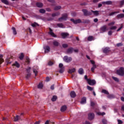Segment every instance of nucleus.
I'll return each mask as SVG.
<instances>
[{"label":"nucleus","instance_id":"obj_1","mask_svg":"<svg viewBox=\"0 0 124 124\" xmlns=\"http://www.w3.org/2000/svg\"><path fill=\"white\" fill-rule=\"evenodd\" d=\"M116 74L120 76H124V68L120 67L119 70L116 71Z\"/></svg>","mask_w":124,"mask_h":124},{"label":"nucleus","instance_id":"obj_2","mask_svg":"<svg viewBox=\"0 0 124 124\" xmlns=\"http://www.w3.org/2000/svg\"><path fill=\"white\" fill-rule=\"evenodd\" d=\"M67 14H63L62 15V17H60L58 20L60 22L62 21H66L67 19Z\"/></svg>","mask_w":124,"mask_h":124},{"label":"nucleus","instance_id":"obj_3","mask_svg":"<svg viewBox=\"0 0 124 124\" xmlns=\"http://www.w3.org/2000/svg\"><path fill=\"white\" fill-rule=\"evenodd\" d=\"M87 82L90 86H94L96 84V81L94 79H87Z\"/></svg>","mask_w":124,"mask_h":124},{"label":"nucleus","instance_id":"obj_4","mask_svg":"<svg viewBox=\"0 0 124 124\" xmlns=\"http://www.w3.org/2000/svg\"><path fill=\"white\" fill-rule=\"evenodd\" d=\"M70 21H71V22H72L75 25L77 24H79L80 23H82V20H81V19H74L73 18H71L70 19Z\"/></svg>","mask_w":124,"mask_h":124},{"label":"nucleus","instance_id":"obj_5","mask_svg":"<svg viewBox=\"0 0 124 124\" xmlns=\"http://www.w3.org/2000/svg\"><path fill=\"white\" fill-rule=\"evenodd\" d=\"M64 62H70L72 61V58L71 57H68V56H65L63 58Z\"/></svg>","mask_w":124,"mask_h":124},{"label":"nucleus","instance_id":"obj_6","mask_svg":"<svg viewBox=\"0 0 124 124\" xmlns=\"http://www.w3.org/2000/svg\"><path fill=\"white\" fill-rule=\"evenodd\" d=\"M38 67L37 66H34L33 67V72L35 74V76L37 75V73H38Z\"/></svg>","mask_w":124,"mask_h":124},{"label":"nucleus","instance_id":"obj_7","mask_svg":"<svg viewBox=\"0 0 124 124\" xmlns=\"http://www.w3.org/2000/svg\"><path fill=\"white\" fill-rule=\"evenodd\" d=\"M94 118V114L93 113H90L88 114V119L90 121H92V120H93Z\"/></svg>","mask_w":124,"mask_h":124},{"label":"nucleus","instance_id":"obj_8","mask_svg":"<svg viewBox=\"0 0 124 124\" xmlns=\"http://www.w3.org/2000/svg\"><path fill=\"white\" fill-rule=\"evenodd\" d=\"M49 32H48L49 34L52 36V37H57V35L55 34L53 32V30L51 28H49Z\"/></svg>","mask_w":124,"mask_h":124},{"label":"nucleus","instance_id":"obj_9","mask_svg":"<svg viewBox=\"0 0 124 124\" xmlns=\"http://www.w3.org/2000/svg\"><path fill=\"white\" fill-rule=\"evenodd\" d=\"M101 31H102V32H105V31H107L108 30H107V26L106 25L103 26L100 28Z\"/></svg>","mask_w":124,"mask_h":124},{"label":"nucleus","instance_id":"obj_10","mask_svg":"<svg viewBox=\"0 0 124 124\" xmlns=\"http://www.w3.org/2000/svg\"><path fill=\"white\" fill-rule=\"evenodd\" d=\"M111 50H110V48L108 47H105L103 49V53L105 54H108V53H110Z\"/></svg>","mask_w":124,"mask_h":124},{"label":"nucleus","instance_id":"obj_11","mask_svg":"<svg viewBox=\"0 0 124 124\" xmlns=\"http://www.w3.org/2000/svg\"><path fill=\"white\" fill-rule=\"evenodd\" d=\"M61 36L62 38H66L67 36H69V34L68 33H62Z\"/></svg>","mask_w":124,"mask_h":124},{"label":"nucleus","instance_id":"obj_12","mask_svg":"<svg viewBox=\"0 0 124 124\" xmlns=\"http://www.w3.org/2000/svg\"><path fill=\"white\" fill-rule=\"evenodd\" d=\"M91 12L93 13V15L94 16H98V15H99V11H93V10H91Z\"/></svg>","mask_w":124,"mask_h":124},{"label":"nucleus","instance_id":"obj_13","mask_svg":"<svg viewBox=\"0 0 124 124\" xmlns=\"http://www.w3.org/2000/svg\"><path fill=\"white\" fill-rule=\"evenodd\" d=\"M70 96H71V97H72L73 98H74V97H76V93H75V92H74V91L71 92Z\"/></svg>","mask_w":124,"mask_h":124},{"label":"nucleus","instance_id":"obj_14","mask_svg":"<svg viewBox=\"0 0 124 124\" xmlns=\"http://www.w3.org/2000/svg\"><path fill=\"white\" fill-rule=\"evenodd\" d=\"M117 18L118 19H122V18H124V14H120L117 16Z\"/></svg>","mask_w":124,"mask_h":124},{"label":"nucleus","instance_id":"obj_15","mask_svg":"<svg viewBox=\"0 0 124 124\" xmlns=\"http://www.w3.org/2000/svg\"><path fill=\"white\" fill-rule=\"evenodd\" d=\"M50 52V47L49 46H46L45 48V52L49 53Z\"/></svg>","mask_w":124,"mask_h":124},{"label":"nucleus","instance_id":"obj_16","mask_svg":"<svg viewBox=\"0 0 124 124\" xmlns=\"http://www.w3.org/2000/svg\"><path fill=\"white\" fill-rule=\"evenodd\" d=\"M53 44L54 45V46H55L56 47H58V46H59V45H60V43H59V42H58V41H54L53 42Z\"/></svg>","mask_w":124,"mask_h":124},{"label":"nucleus","instance_id":"obj_17","mask_svg":"<svg viewBox=\"0 0 124 124\" xmlns=\"http://www.w3.org/2000/svg\"><path fill=\"white\" fill-rule=\"evenodd\" d=\"M67 109V107H66V106H63L61 107V112H64Z\"/></svg>","mask_w":124,"mask_h":124},{"label":"nucleus","instance_id":"obj_18","mask_svg":"<svg viewBox=\"0 0 124 124\" xmlns=\"http://www.w3.org/2000/svg\"><path fill=\"white\" fill-rule=\"evenodd\" d=\"M87 101V98L85 97L82 98L81 101L80 102L81 104H84Z\"/></svg>","mask_w":124,"mask_h":124},{"label":"nucleus","instance_id":"obj_19","mask_svg":"<svg viewBox=\"0 0 124 124\" xmlns=\"http://www.w3.org/2000/svg\"><path fill=\"white\" fill-rule=\"evenodd\" d=\"M20 119L21 118L19 115H16V117H14V122H18Z\"/></svg>","mask_w":124,"mask_h":124},{"label":"nucleus","instance_id":"obj_20","mask_svg":"<svg viewBox=\"0 0 124 124\" xmlns=\"http://www.w3.org/2000/svg\"><path fill=\"white\" fill-rule=\"evenodd\" d=\"M73 52V48H70L67 50V54H71Z\"/></svg>","mask_w":124,"mask_h":124},{"label":"nucleus","instance_id":"obj_21","mask_svg":"<svg viewBox=\"0 0 124 124\" xmlns=\"http://www.w3.org/2000/svg\"><path fill=\"white\" fill-rule=\"evenodd\" d=\"M61 15V13L57 12L52 14V17H56L57 16H60Z\"/></svg>","mask_w":124,"mask_h":124},{"label":"nucleus","instance_id":"obj_22","mask_svg":"<svg viewBox=\"0 0 124 124\" xmlns=\"http://www.w3.org/2000/svg\"><path fill=\"white\" fill-rule=\"evenodd\" d=\"M60 9H62V6H56L54 7V10H55V11H58V10H60Z\"/></svg>","mask_w":124,"mask_h":124},{"label":"nucleus","instance_id":"obj_23","mask_svg":"<svg viewBox=\"0 0 124 124\" xmlns=\"http://www.w3.org/2000/svg\"><path fill=\"white\" fill-rule=\"evenodd\" d=\"M36 6H37V7H40L41 8L43 6V3H41V2H37L36 3Z\"/></svg>","mask_w":124,"mask_h":124},{"label":"nucleus","instance_id":"obj_24","mask_svg":"<svg viewBox=\"0 0 124 124\" xmlns=\"http://www.w3.org/2000/svg\"><path fill=\"white\" fill-rule=\"evenodd\" d=\"M1 2L4 3V4H6V5H8L9 4V2L7 0H1Z\"/></svg>","mask_w":124,"mask_h":124},{"label":"nucleus","instance_id":"obj_25","mask_svg":"<svg viewBox=\"0 0 124 124\" xmlns=\"http://www.w3.org/2000/svg\"><path fill=\"white\" fill-rule=\"evenodd\" d=\"M82 11L83 12L84 16H88V10L86 9H82Z\"/></svg>","mask_w":124,"mask_h":124},{"label":"nucleus","instance_id":"obj_26","mask_svg":"<svg viewBox=\"0 0 124 124\" xmlns=\"http://www.w3.org/2000/svg\"><path fill=\"white\" fill-rule=\"evenodd\" d=\"M93 36H89L87 38L88 41H93Z\"/></svg>","mask_w":124,"mask_h":124},{"label":"nucleus","instance_id":"obj_27","mask_svg":"<svg viewBox=\"0 0 124 124\" xmlns=\"http://www.w3.org/2000/svg\"><path fill=\"white\" fill-rule=\"evenodd\" d=\"M12 30H13V34L15 35H16V34H17V31H16V29L15 27H12Z\"/></svg>","mask_w":124,"mask_h":124},{"label":"nucleus","instance_id":"obj_28","mask_svg":"<svg viewBox=\"0 0 124 124\" xmlns=\"http://www.w3.org/2000/svg\"><path fill=\"white\" fill-rule=\"evenodd\" d=\"M3 57V56L2 55L0 54V64H1V63L4 62V60L2 59Z\"/></svg>","mask_w":124,"mask_h":124},{"label":"nucleus","instance_id":"obj_29","mask_svg":"<svg viewBox=\"0 0 124 124\" xmlns=\"http://www.w3.org/2000/svg\"><path fill=\"white\" fill-rule=\"evenodd\" d=\"M31 26H32V27L34 28L35 27H39V24H38L36 22H34L33 23L31 24Z\"/></svg>","mask_w":124,"mask_h":124},{"label":"nucleus","instance_id":"obj_30","mask_svg":"<svg viewBox=\"0 0 124 124\" xmlns=\"http://www.w3.org/2000/svg\"><path fill=\"white\" fill-rule=\"evenodd\" d=\"M76 70L75 69V68H74L72 69H69V71H68V73H70V74L73 73L76 71Z\"/></svg>","mask_w":124,"mask_h":124},{"label":"nucleus","instance_id":"obj_31","mask_svg":"<svg viewBox=\"0 0 124 124\" xmlns=\"http://www.w3.org/2000/svg\"><path fill=\"white\" fill-rule=\"evenodd\" d=\"M24 57H25V56L24 55V53H21L19 56V59L22 60H23V59H24Z\"/></svg>","mask_w":124,"mask_h":124},{"label":"nucleus","instance_id":"obj_32","mask_svg":"<svg viewBox=\"0 0 124 124\" xmlns=\"http://www.w3.org/2000/svg\"><path fill=\"white\" fill-rule=\"evenodd\" d=\"M13 65L16 66V67L17 68L20 67V64L17 62H16L15 63L13 64Z\"/></svg>","mask_w":124,"mask_h":124},{"label":"nucleus","instance_id":"obj_33","mask_svg":"<svg viewBox=\"0 0 124 124\" xmlns=\"http://www.w3.org/2000/svg\"><path fill=\"white\" fill-rule=\"evenodd\" d=\"M117 13H119V12H113L110 13L108 15V16H113V15H115V14H116Z\"/></svg>","mask_w":124,"mask_h":124},{"label":"nucleus","instance_id":"obj_34","mask_svg":"<svg viewBox=\"0 0 124 124\" xmlns=\"http://www.w3.org/2000/svg\"><path fill=\"white\" fill-rule=\"evenodd\" d=\"M87 88L89 91H93V87H92L90 86H87Z\"/></svg>","mask_w":124,"mask_h":124},{"label":"nucleus","instance_id":"obj_35","mask_svg":"<svg viewBox=\"0 0 124 124\" xmlns=\"http://www.w3.org/2000/svg\"><path fill=\"white\" fill-rule=\"evenodd\" d=\"M102 93H105V94H109V92H108V91L104 89L102 90Z\"/></svg>","mask_w":124,"mask_h":124},{"label":"nucleus","instance_id":"obj_36","mask_svg":"<svg viewBox=\"0 0 124 124\" xmlns=\"http://www.w3.org/2000/svg\"><path fill=\"white\" fill-rule=\"evenodd\" d=\"M55 62L52 61H49L48 62V65H53L54 64Z\"/></svg>","mask_w":124,"mask_h":124},{"label":"nucleus","instance_id":"obj_37","mask_svg":"<svg viewBox=\"0 0 124 124\" xmlns=\"http://www.w3.org/2000/svg\"><path fill=\"white\" fill-rule=\"evenodd\" d=\"M40 13L44 14L45 12H46V11L44 9H41L39 10Z\"/></svg>","mask_w":124,"mask_h":124},{"label":"nucleus","instance_id":"obj_38","mask_svg":"<svg viewBox=\"0 0 124 124\" xmlns=\"http://www.w3.org/2000/svg\"><path fill=\"white\" fill-rule=\"evenodd\" d=\"M57 98H58V97H57V96L54 95L51 98V100L52 101H56V100H57Z\"/></svg>","mask_w":124,"mask_h":124},{"label":"nucleus","instance_id":"obj_39","mask_svg":"<svg viewBox=\"0 0 124 124\" xmlns=\"http://www.w3.org/2000/svg\"><path fill=\"white\" fill-rule=\"evenodd\" d=\"M83 71H84V70H83L82 68H80V69L78 70V73H79V74H83Z\"/></svg>","mask_w":124,"mask_h":124},{"label":"nucleus","instance_id":"obj_40","mask_svg":"<svg viewBox=\"0 0 124 124\" xmlns=\"http://www.w3.org/2000/svg\"><path fill=\"white\" fill-rule=\"evenodd\" d=\"M31 67H28L27 69H26V71L27 73H31L30 72H31Z\"/></svg>","mask_w":124,"mask_h":124},{"label":"nucleus","instance_id":"obj_41","mask_svg":"<svg viewBox=\"0 0 124 124\" xmlns=\"http://www.w3.org/2000/svg\"><path fill=\"white\" fill-rule=\"evenodd\" d=\"M64 72V68H60V69L59 70L60 73H63Z\"/></svg>","mask_w":124,"mask_h":124},{"label":"nucleus","instance_id":"obj_42","mask_svg":"<svg viewBox=\"0 0 124 124\" xmlns=\"http://www.w3.org/2000/svg\"><path fill=\"white\" fill-rule=\"evenodd\" d=\"M31 74L28 73L25 76L26 79H29L31 77Z\"/></svg>","mask_w":124,"mask_h":124},{"label":"nucleus","instance_id":"obj_43","mask_svg":"<svg viewBox=\"0 0 124 124\" xmlns=\"http://www.w3.org/2000/svg\"><path fill=\"white\" fill-rule=\"evenodd\" d=\"M43 88V84L42 83H39L38 85V89H42Z\"/></svg>","mask_w":124,"mask_h":124},{"label":"nucleus","instance_id":"obj_44","mask_svg":"<svg viewBox=\"0 0 124 124\" xmlns=\"http://www.w3.org/2000/svg\"><path fill=\"white\" fill-rule=\"evenodd\" d=\"M113 3L112 1H107V5H111Z\"/></svg>","mask_w":124,"mask_h":124},{"label":"nucleus","instance_id":"obj_45","mask_svg":"<svg viewBox=\"0 0 124 124\" xmlns=\"http://www.w3.org/2000/svg\"><path fill=\"white\" fill-rule=\"evenodd\" d=\"M57 26L59 28H63V24L62 23H59L57 24Z\"/></svg>","mask_w":124,"mask_h":124},{"label":"nucleus","instance_id":"obj_46","mask_svg":"<svg viewBox=\"0 0 124 124\" xmlns=\"http://www.w3.org/2000/svg\"><path fill=\"white\" fill-rule=\"evenodd\" d=\"M91 105L92 107H93V106H95V105H96V103H94V102L91 101Z\"/></svg>","mask_w":124,"mask_h":124},{"label":"nucleus","instance_id":"obj_47","mask_svg":"<svg viewBox=\"0 0 124 124\" xmlns=\"http://www.w3.org/2000/svg\"><path fill=\"white\" fill-rule=\"evenodd\" d=\"M97 114L99 116H104L105 112H98Z\"/></svg>","mask_w":124,"mask_h":124},{"label":"nucleus","instance_id":"obj_48","mask_svg":"<svg viewBox=\"0 0 124 124\" xmlns=\"http://www.w3.org/2000/svg\"><path fill=\"white\" fill-rule=\"evenodd\" d=\"M112 79L113 80H114V81H116V82H119V78H118L112 77Z\"/></svg>","mask_w":124,"mask_h":124},{"label":"nucleus","instance_id":"obj_49","mask_svg":"<svg viewBox=\"0 0 124 124\" xmlns=\"http://www.w3.org/2000/svg\"><path fill=\"white\" fill-rule=\"evenodd\" d=\"M108 98H114V97H115V96H114V95L113 94H111V95H108Z\"/></svg>","mask_w":124,"mask_h":124},{"label":"nucleus","instance_id":"obj_50","mask_svg":"<svg viewBox=\"0 0 124 124\" xmlns=\"http://www.w3.org/2000/svg\"><path fill=\"white\" fill-rule=\"evenodd\" d=\"M59 68H64V67H63V64L62 63L59 64Z\"/></svg>","mask_w":124,"mask_h":124},{"label":"nucleus","instance_id":"obj_51","mask_svg":"<svg viewBox=\"0 0 124 124\" xmlns=\"http://www.w3.org/2000/svg\"><path fill=\"white\" fill-rule=\"evenodd\" d=\"M121 26L117 30V31H121V30L123 29V27H124V26L123 25V24H122Z\"/></svg>","mask_w":124,"mask_h":124},{"label":"nucleus","instance_id":"obj_52","mask_svg":"<svg viewBox=\"0 0 124 124\" xmlns=\"http://www.w3.org/2000/svg\"><path fill=\"white\" fill-rule=\"evenodd\" d=\"M84 23H85L86 24H90V20L86 19L85 20H84Z\"/></svg>","mask_w":124,"mask_h":124},{"label":"nucleus","instance_id":"obj_53","mask_svg":"<svg viewBox=\"0 0 124 124\" xmlns=\"http://www.w3.org/2000/svg\"><path fill=\"white\" fill-rule=\"evenodd\" d=\"M102 123L103 124H107V120L104 119L102 120Z\"/></svg>","mask_w":124,"mask_h":124},{"label":"nucleus","instance_id":"obj_54","mask_svg":"<svg viewBox=\"0 0 124 124\" xmlns=\"http://www.w3.org/2000/svg\"><path fill=\"white\" fill-rule=\"evenodd\" d=\"M116 26H112L111 27H110V30H116Z\"/></svg>","mask_w":124,"mask_h":124},{"label":"nucleus","instance_id":"obj_55","mask_svg":"<svg viewBox=\"0 0 124 124\" xmlns=\"http://www.w3.org/2000/svg\"><path fill=\"white\" fill-rule=\"evenodd\" d=\"M68 46L66 44H64L62 45V47L63 48H67V47H68Z\"/></svg>","mask_w":124,"mask_h":124},{"label":"nucleus","instance_id":"obj_56","mask_svg":"<svg viewBox=\"0 0 124 124\" xmlns=\"http://www.w3.org/2000/svg\"><path fill=\"white\" fill-rule=\"evenodd\" d=\"M108 25V26H113V25H115V22L109 23Z\"/></svg>","mask_w":124,"mask_h":124},{"label":"nucleus","instance_id":"obj_57","mask_svg":"<svg viewBox=\"0 0 124 124\" xmlns=\"http://www.w3.org/2000/svg\"><path fill=\"white\" fill-rule=\"evenodd\" d=\"M101 0H93V3H96V2H98V1H100Z\"/></svg>","mask_w":124,"mask_h":124},{"label":"nucleus","instance_id":"obj_58","mask_svg":"<svg viewBox=\"0 0 124 124\" xmlns=\"http://www.w3.org/2000/svg\"><path fill=\"white\" fill-rule=\"evenodd\" d=\"M124 0L120 1V5H124Z\"/></svg>","mask_w":124,"mask_h":124},{"label":"nucleus","instance_id":"obj_59","mask_svg":"<svg viewBox=\"0 0 124 124\" xmlns=\"http://www.w3.org/2000/svg\"><path fill=\"white\" fill-rule=\"evenodd\" d=\"M46 11H48V12H51V10L50 8H46Z\"/></svg>","mask_w":124,"mask_h":124},{"label":"nucleus","instance_id":"obj_60","mask_svg":"<svg viewBox=\"0 0 124 124\" xmlns=\"http://www.w3.org/2000/svg\"><path fill=\"white\" fill-rule=\"evenodd\" d=\"M50 89L52 90H54V89H55V85L53 84L51 85L50 87Z\"/></svg>","mask_w":124,"mask_h":124},{"label":"nucleus","instance_id":"obj_61","mask_svg":"<svg viewBox=\"0 0 124 124\" xmlns=\"http://www.w3.org/2000/svg\"><path fill=\"white\" fill-rule=\"evenodd\" d=\"M118 124H122L123 122L122 121V120H118Z\"/></svg>","mask_w":124,"mask_h":124},{"label":"nucleus","instance_id":"obj_62","mask_svg":"<svg viewBox=\"0 0 124 124\" xmlns=\"http://www.w3.org/2000/svg\"><path fill=\"white\" fill-rule=\"evenodd\" d=\"M46 82H49V81H50V78L49 77H46Z\"/></svg>","mask_w":124,"mask_h":124},{"label":"nucleus","instance_id":"obj_63","mask_svg":"<svg viewBox=\"0 0 124 124\" xmlns=\"http://www.w3.org/2000/svg\"><path fill=\"white\" fill-rule=\"evenodd\" d=\"M108 35H112V31H110L108 32Z\"/></svg>","mask_w":124,"mask_h":124},{"label":"nucleus","instance_id":"obj_64","mask_svg":"<svg viewBox=\"0 0 124 124\" xmlns=\"http://www.w3.org/2000/svg\"><path fill=\"white\" fill-rule=\"evenodd\" d=\"M121 110L124 111V105L121 107Z\"/></svg>","mask_w":124,"mask_h":124}]
</instances>
